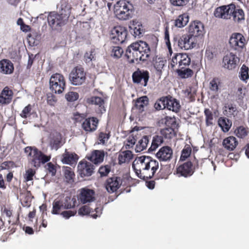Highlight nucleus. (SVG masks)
<instances>
[{"mask_svg": "<svg viewBox=\"0 0 249 249\" xmlns=\"http://www.w3.org/2000/svg\"><path fill=\"white\" fill-rule=\"evenodd\" d=\"M147 164L146 171L145 180L152 178L154 177L155 173L159 168V162L156 160L153 159L149 157Z\"/></svg>", "mask_w": 249, "mask_h": 249, "instance_id": "21", "label": "nucleus"}, {"mask_svg": "<svg viewBox=\"0 0 249 249\" xmlns=\"http://www.w3.org/2000/svg\"><path fill=\"white\" fill-rule=\"evenodd\" d=\"M165 102L167 109L176 113L179 111L181 106L179 101L177 99L168 95L165 96Z\"/></svg>", "mask_w": 249, "mask_h": 249, "instance_id": "30", "label": "nucleus"}, {"mask_svg": "<svg viewBox=\"0 0 249 249\" xmlns=\"http://www.w3.org/2000/svg\"><path fill=\"white\" fill-rule=\"evenodd\" d=\"M76 199L71 196H63L55 199L53 203L52 213L53 214H59L61 210L70 209L75 207Z\"/></svg>", "mask_w": 249, "mask_h": 249, "instance_id": "5", "label": "nucleus"}, {"mask_svg": "<svg viewBox=\"0 0 249 249\" xmlns=\"http://www.w3.org/2000/svg\"><path fill=\"white\" fill-rule=\"evenodd\" d=\"M149 142V137L143 136L139 141L136 145L135 151L136 152H141L146 149Z\"/></svg>", "mask_w": 249, "mask_h": 249, "instance_id": "38", "label": "nucleus"}, {"mask_svg": "<svg viewBox=\"0 0 249 249\" xmlns=\"http://www.w3.org/2000/svg\"><path fill=\"white\" fill-rule=\"evenodd\" d=\"M16 167L15 163L12 161H6L1 163L0 170H9Z\"/></svg>", "mask_w": 249, "mask_h": 249, "instance_id": "60", "label": "nucleus"}, {"mask_svg": "<svg viewBox=\"0 0 249 249\" xmlns=\"http://www.w3.org/2000/svg\"><path fill=\"white\" fill-rule=\"evenodd\" d=\"M78 172L81 177H89L94 173V166L86 160H81L77 166Z\"/></svg>", "mask_w": 249, "mask_h": 249, "instance_id": "15", "label": "nucleus"}, {"mask_svg": "<svg viewBox=\"0 0 249 249\" xmlns=\"http://www.w3.org/2000/svg\"><path fill=\"white\" fill-rule=\"evenodd\" d=\"M130 33L135 37L140 38L142 36L144 29L141 22L133 20L129 26Z\"/></svg>", "mask_w": 249, "mask_h": 249, "instance_id": "27", "label": "nucleus"}, {"mask_svg": "<svg viewBox=\"0 0 249 249\" xmlns=\"http://www.w3.org/2000/svg\"><path fill=\"white\" fill-rule=\"evenodd\" d=\"M225 107V114L228 117H231L236 115L237 109L235 106L231 104L226 106Z\"/></svg>", "mask_w": 249, "mask_h": 249, "instance_id": "48", "label": "nucleus"}, {"mask_svg": "<svg viewBox=\"0 0 249 249\" xmlns=\"http://www.w3.org/2000/svg\"><path fill=\"white\" fill-rule=\"evenodd\" d=\"M110 136V133H105L101 132L99 133L98 135V140L99 141V143L104 144L109 139Z\"/></svg>", "mask_w": 249, "mask_h": 249, "instance_id": "53", "label": "nucleus"}, {"mask_svg": "<svg viewBox=\"0 0 249 249\" xmlns=\"http://www.w3.org/2000/svg\"><path fill=\"white\" fill-rule=\"evenodd\" d=\"M238 142L236 139L233 136H230L225 139L223 142V145L224 147L230 151L234 150L238 145Z\"/></svg>", "mask_w": 249, "mask_h": 249, "instance_id": "35", "label": "nucleus"}, {"mask_svg": "<svg viewBox=\"0 0 249 249\" xmlns=\"http://www.w3.org/2000/svg\"><path fill=\"white\" fill-rule=\"evenodd\" d=\"M77 155L74 153H70L68 152H66L62 155V161L64 163L70 164L76 161L77 160Z\"/></svg>", "mask_w": 249, "mask_h": 249, "instance_id": "40", "label": "nucleus"}, {"mask_svg": "<svg viewBox=\"0 0 249 249\" xmlns=\"http://www.w3.org/2000/svg\"><path fill=\"white\" fill-rule=\"evenodd\" d=\"M191 152L192 149L190 145L188 144H186L181 151L180 159L183 160H185L190 156Z\"/></svg>", "mask_w": 249, "mask_h": 249, "instance_id": "50", "label": "nucleus"}, {"mask_svg": "<svg viewBox=\"0 0 249 249\" xmlns=\"http://www.w3.org/2000/svg\"><path fill=\"white\" fill-rule=\"evenodd\" d=\"M47 20L49 25L54 30H58L65 25L68 21L57 12H50L48 16Z\"/></svg>", "mask_w": 249, "mask_h": 249, "instance_id": "11", "label": "nucleus"}, {"mask_svg": "<svg viewBox=\"0 0 249 249\" xmlns=\"http://www.w3.org/2000/svg\"><path fill=\"white\" fill-rule=\"evenodd\" d=\"M189 17L187 14L184 13L178 16L175 20L174 25L178 28H182L189 22Z\"/></svg>", "mask_w": 249, "mask_h": 249, "instance_id": "36", "label": "nucleus"}, {"mask_svg": "<svg viewBox=\"0 0 249 249\" xmlns=\"http://www.w3.org/2000/svg\"><path fill=\"white\" fill-rule=\"evenodd\" d=\"M164 38H165L166 45L169 50V51L170 53H172V48H171V43H170V42L169 40V33L168 27H166L165 29Z\"/></svg>", "mask_w": 249, "mask_h": 249, "instance_id": "63", "label": "nucleus"}, {"mask_svg": "<svg viewBox=\"0 0 249 249\" xmlns=\"http://www.w3.org/2000/svg\"><path fill=\"white\" fill-rule=\"evenodd\" d=\"M132 78L134 83L146 87L149 79V72L146 70L138 69L133 73Z\"/></svg>", "mask_w": 249, "mask_h": 249, "instance_id": "12", "label": "nucleus"}, {"mask_svg": "<svg viewBox=\"0 0 249 249\" xmlns=\"http://www.w3.org/2000/svg\"><path fill=\"white\" fill-rule=\"evenodd\" d=\"M154 107L156 110H160L166 108L165 96L159 99L155 103Z\"/></svg>", "mask_w": 249, "mask_h": 249, "instance_id": "49", "label": "nucleus"}, {"mask_svg": "<svg viewBox=\"0 0 249 249\" xmlns=\"http://www.w3.org/2000/svg\"><path fill=\"white\" fill-rule=\"evenodd\" d=\"M36 174V171L32 168L28 169L26 171L24 175L25 181H29L33 179V177Z\"/></svg>", "mask_w": 249, "mask_h": 249, "instance_id": "61", "label": "nucleus"}, {"mask_svg": "<svg viewBox=\"0 0 249 249\" xmlns=\"http://www.w3.org/2000/svg\"><path fill=\"white\" fill-rule=\"evenodd\" d=\"M13 91L8 86H6L2 90L0 94V104L7 105L9 104L12 100Z\"/></svg>", "mask_w": 249, "mask_h": 249, "instance_id": "28", "label": "nucleus"}, {"mask_svg": "<svg viewBox=\"0 0 249 249\" xmlns=\"http://www.w3.org/2000/svg\"><path fill=\"white\" fill-rule=\"evenodd\" d=\"M216 18L225 19H231L237 23L245 19V14L241 9L236 8L234 4L223 5L217 7L214 11Z\"/></svg>", "mask_w": 249, "mask_h": 249, "instance_id": "2", "label": "nucleus"}, {"mask_svg": "<svg viewBox=\"0 0 249 249\" xmlns=\"http://www.w3.org/2000/svg\"><path fill=\"white\" fill-rule=\"evenodd\" d=\"M96 53L95 49H91L85 53L84 55V61L87 64H90L96 60Z\"/></svg>", "mask_w": 249, "mask_h": 249, "instance_id": "45", "label": "nucleus"}, {"mask_svg": "<svg viewBox=\"0 0 249 249\" xmlns=\"http://www.w3.org/2000/svg\"><path fill=\"white\" fill-rule=\"evenodd\" d=\"M21 204L23 207H29L31 205V198L29 194L25 195L21 199Z\"/></svg>", "mask_w": 249, "mask_h": 249, "instance_id": "62", "label": "nucleus"}, {"mask_svg": "<svg viewBox=\"0 0 249 249\" xmlns=\"http://www.w3.org/2000/svg\"><path fill=\"white\" fill-rule=\"evenodd\" d=\"M153 50L145 41H139L133 42L126 49L125 56L129 63H134L139 61L148 60Z\"/></svg>", "mask_w": 249, "mask_h": 249, "instance_id": "1", "label": "nucleus"}, {"mask_svg": "<svg viewBox=\"0 0 249 249\" xmlns=\"http://www.w3.org/2000/svg\"><path fill=\"white\" fill-rule=\"evenodd\" d=\"M240 74V78L241 80L245 81L248 79L249 78L248 67L243 65L241 68Z\"/></svg>", "mask_w": 249, "mask_h": 249, "instance_id": "55", "label": "nucleus"}, {"mask_svg": "<svg viewBox=\"0 0 249 249\" xmlns=\"http://www.w3.org/2000/svg\"><path fill=\"white\" fill-rule=\"evenodd\" d=\"M163 142V139L161 135H155L153 136L151 146L149 150L154 151Z\"/></svg>", "mask_w": 249, "mask_h": 249, "instance_id": "44", "label": "nucleus"}, {"mask_svg": "<svg viewBox=\"0 0 249 249\" xmlns=\"http://www.w3.org/2000/svg\"><path fill=\"white\" fill-rule=\"evenodd\" d=\"M87 114L86 113H79L76 112L73 114V120L75 123H81L86 119Z\"/></svg>", "mask_w": 249, "mask_h": 249, "instance_id": "54", "label": "nucleus"}, {"mask_svg": "<svg viewBox=\"0 0 249 249\" xmlns=\"http://www.w3.org/2000/svg\"><path fill=\"white\" fill-rule=\"evenodd\" d=\"M114 13L119 19L128 20L133 16V5L126 0H120L114 5Z\"/></svg>", "mask_w": 249, "mask_h": 249, "instance_id": "3", "label": "nucleus"}, {"mask_svg": "<svg viewBox=\"0 0 249 249\" xmlns=\"http://www.w3.org/2000/svg\"><path fill=\"white\" fill-rule=\"evenodd\" d=\"M13 64L8 59H2L0 61V71L4 74H9L13 72Z\"/></svg>", "mask_w": 249, "mask_h": 249, "instance_id": "33", "label": "nucleus"}, {"mask_svg": "<svg viewBox=\"0 0 249 249\" xmlns=\"http://www.w3.org/2000/svg\"><path fill=\"white\" fill-rule=\"evenodd\" d=\"M87 103L91 105H95L98 106V107L96 110L98 113L102 114L106 111V109L104 106L105 101L104 100L100 97L92 96L88 98L86 100Z\"/></svg>", "mask_w": 249, "mask_h": 249, "instance_id": "29", "label": "nucleus"}, {"mask_svg": "<svg viewBox=\"0 0 249 249\" xmlns=\"http://www.w3.org/2000/svg\"><path fill=\"white\" fill-rule=\"evenodd\" d=\"M188 33L194 38L203 36L204 33V24L198 20L191 22L188 27Z\"/></svg>", "mask_w": 249, "mask_h": 249, "instance_id": "16", "label": "nucleus"}, {"mask_svg": "<svg viewBox=\"0 0 249 249\" xmlns=\"http://www.w3.org/2000/svg\"><path fill=\"white\" fill-rule=\"evenodd\" d=\"M218 124L224 132H227L230 129L231 123L228 119L220 117L218 120Z\"/></svg>", "mask_w": 249, "mask_h": 249, "instance_id": "41", "label": "nucleus"}, {"mask_svg": "<svg viewBox=\"0 0 249 249\" xmlns=\"http://www.w3.org/2000/svg\"><path fill=\"white\" fill-rule=\"evenodd\" d=\"M239 62V58L232 53H228L223 58V67L229 70L235 69Z\"/></svg>", "mask_w": 249, "mask_h": 249, "instance_id": "17", "label": "nucleus"}, {"mask_svg": "<svg viewBox=\"0 0 249 249\" xmlns=\"http://www.w3.org/2000/svg\"><path fill=\"white\" fill-rule=\"evenodd\" d=\"M174 71H176L178 75L181 78H188L193 75V71L189 68L177 69L175 68Z\"/></svg>", "mask_w": 249, "mask_h": 249, "instance_id": "43", "label": "nucleus"}, {"mask_svg": "<svg viewBox=\"0 0 249 249\" xmlns=\"http://www.w3.org/2000/svg\"><path fill=\"white\" fill-rule=\"evenodd\" d=\"M134 131L132 132V134L129 136L127 140L124 142V145L123 147V148H124L126 150L131 149L135 145L138 137L137 135L138 131H137V134L134 135Z\"/></svg>", "mask_w": 249, "mask_h": 249, "instance_id": "39", "label": "nucleus"}, {"mask_svg": "<svg viewBox=\"0 0 249 249\" xmlns=\"http://www.w3.org/2000/svg\"><path fill=\"white\" fill-rule=\"evenodd\" d=\"M160 134L163 139H171L175 136L174 129L171 127H165L162 128L160 131Z\"/></svg>", "mask_w": 249, "mask_h": 249, "instance_id": "42", "label": "nucleus"}, {"mask_svg": "<svg viewBox=\"0 0 249 249\" xmlns=\"http://www.w3.org/2000/svg\"><path fill=\"white\" fill-rule=\"evenodd\" d=\"M235 133L238 138H244L248 134V129L243 126H240L235 129Z\"/></svg>", "mask_w": 249, "mask_h": 249, "instance_id": "51", "label": "nucleus"}, {"mask_svg": "<svg viewBox=\"0 0 249 249\" xmlns=\"http://www.w3.org/2000/svg\"><path fill=\"white\" fill-rule=\"evenodd\" d=\"M148 99L146 96H142L138 98L136 102V107L140 111L143 110L144 107L148 104Z\"/></svg>", "mask_w": 249, "mask_h": 249, "instance_id": "47", "label": "nucleus"}, {"mask_svg": "<svg viewBox=\"0 0 249 249\" xmlns=\"http://www.w3.org/2000/svg\"><path fill=\"white\" fill-rule=\"evenodd\" d=\"M205 116L206 125L212 126L213 124V115L212 111L209 108H205L204 111Z\"/></svg>", "mask_w": 249, "mask_h": 249, "instance_id": "46", "label": "nucleus"}, {"mask_svg": "<svg viewBox=\"0 0 249 249\" xmlns=\"http://www.w3.org/2000/svg\"><path fill=\"white\" fill-rule=\"evenodd\" d=\"M58 9V14L62 16L63 18L68 20L71 13V7L66 0H61L60 3L57 5Z\"/></svg>", "mask_w": 249, "mask_h": 249, "instance_id": "25", "label": "nucleus"}, {"mask_svg": "<svg viewBox=\"0 0 249 249\" xmlns=\"http://www.w3.org/2000/svg\"><path fill=\"white\" fill-rule=\"evenodd\" d=\"M32 109V106L29 104L23 108L21 113L20 114V116L22 118H27L28 117L31 116Z\"/></svg>", "mask_w": 249, "mask_h": 249, "instance_id": "59", "label": "nucleus"}, {"mask_svg": "<svg viewBox=\"0 0 249 249\" xmlns=\"http://www.w3.org/2000/svg\"><path fill=\"white\" fill-rule=\"evenodd\" d=\"M191 63V58L187 53H177L172 57L171 62V67L173 69H185L186 67L188 66Z\"/></svg>", "mask_w": 249, "mask_h": 249, "instance_id": "10", "label": "nucleus"}, {"mask_svg": "<svg viewBox=\"0 0 249 249\" xmlns=\"http://www.w3.org/2000/svg\"><path fill=\"white\" fill-rule=\"evenodd\" d=\"M46 167L52 176H54L56 172V166L52 162L47 163Z\"/></svg>", "mask_w": 249, "mask_h": 249, "instance_id": "64", "label": "nucleus"}, {"mask_svg": "<svg viewBox=\"0 0 249 249\" xmlns=\"http://www.w3.org/2000/svg\"><path fill=\"white\" fill-rule=\"evenodd\" d=\"M99 120L94 117H87L82 123L81 128L87 133L95 131L97 128Z\"/></svg>", "mask_w": 249, "mask_h": 249, "instance_id": "18", "label": "nucleus"}, {"mask_svg": "<svg viewBox=\"0 0 249 249\" xmlns=\"http://www.w3.org/2000/svg\"><path fill=\"white\" fill-rule=\"evenodd\" d=\"M30 163L35 167L38 168L41 163H45L51 159L50 156L44 154L36 147L27 146L24 149Z\"/></svg>", "mask_w": 249, "mask_h": 249, "instance_id": "4", "label": "nucleus"}, {"mask_svg": "<svg viewBox=\"0 0 249 249\" xmlns=\"http://www.w3.org/2000/svg\"><path fill=\"white\" fill-rule=\"evenodd\" d=\"M111 170V166L109 165H106L100 167L98 170L101 177H106L108 175Z\"/></svg>", "mask_w": 249, "mask_h": 249, "instance_id": "52", "label": "nucleus"}, {"mask_svg": "<svg viewBox=\"0 0 249 249\" xmlns=\"http://www.w3.org/2000/svg\"><path fill=\"white\" fill-rule=\"evenodd\" d=\"M222 86V82L220 78L214 77L210 81L209 84L210 92L213 94V98L215 96H218L221 91V88Z\"/></svg>", "mask_w": 249, "mask_h": 249, "instance_id": "24", "label": "nucleus"}, {"mask_svg": "<svg viewBox=\"0 0 249 249\" xmlns=\"http://www.w3.org/2000/svg\"><path fill=\"white\" fill-rule=\"evenodd\" d=\"M49 144L52 149L57 150L60 148L64 144L61 134L60 133L55 132L51 135Z\"/></svg>", "mask_w": 249, "mask_h": 249, "instance_id": "31", "label": "nucleus"}, {"mask_svg": "<svg viewBox=\"0 0 249 249\" xmlns=\"http://www.w3.org/2000/svg\"><path fill=\"white\" fill-rule=\"evenodd\" d=\"M122 184V179L120 177H112L107 178L105 182V187L109 193L116 192Z\"/></svg>", "mask_w": 249, "mask_h": 249, "instance_id": "19", "label": "nucleus"}, {"mask_svg": "<svg viewBox=\"0 0 249 249\" xmlns=\"http://www.w3.org/2000/svg\"><path fill=\"white\" fill-rule=\"evenodd\" d=\"M153 64L155 69L159 72V74H160L162 70L166 64V60L163 58L156 56L153 59Z\"/></svg>", "mask_w": 249, "mask_h": 249, "instance_id": "37", "label": "nucleus"}, {"mask_svg": "<svg viewBox=\"0 0 249 249\" xmlns=\"http://www.w3.org/2000/svg\"><path fill=\"white\" fill-rule=\"evenodd\" d=\"M133 158V154L132 152L129 150L124 151H121L119 152L118 160L119 164H122L126 162H128Z\"/></svg>", "mask_w": 249, "mask_h": 249, "instance_id": "34", "label": "nucleus"}, {"mask_svg": "<svg viewBox=\"0 0 249 249\" xmlns=\"http://www.w3.org/2000/svg\"><path fill=\"white\" fill-rule=\"evenodd\" d=\"M70 80L75 86H80L84 83L87 79L86 72L81 66L75 67L70 73Z\"/></svg>", "mask_w": 249, "mask_h": 249, "instance_id": "8", "label": "nucleus"}, {"mask_svg": "<svg viewBox=\"0 0 249 249\" xmlns=\"http://www.w3.org/2000/svg\"><path fill=\"white\" fill-rule=\"evenodd\" d=\"M50 89L56 94L62 93L66 87V82L64 76L60 73L53 74L50 79Z\"/></svg>", "mask_w": 249, "mask_h": 249, "instance_id": "7", "label": "nucleus"}, {"mask_svg": "<svg viewBox=\"0 0 249 249\" xmlns=\"http://www.w3.org/2000/svg\"><path fill=\"white\" fill-rule=\"evenodd\" d=\"M79 98L78 93L73 91H70L65 94V98L69 102H74Z\"/></svg>", "mask_w": 249, "mask_h": 249, "instance_id": "57", "label": "nucleus"}, {"mask_svg": "<svg viewBox=\"0 0 249 249\" xmlns=\"http://www.w3.org/2000/svg\"><path fill=\"white\" fill-rule=\"evenodd\" d=\"M127 35V30L125 27L117 26L111 30L110 37L113 43L119 44L125 41Z\"/></svg>", "mask_w": 249, "mask_h": 249, "instance_id": "9", "label": "nucleus"}, {"mask_svg": "<svg viewBox=\"0 0 249 249\" xmlns=\"http://www.w3.org/2000/svg\"><path fill=\"white\" fill-rule=\"evenodd\" d=\"M173 151L171 147L164 146L161 147L156 156L160 161H170L173 157Z\"/></svg>", "mask_w": 249, "mask_h": 249, "instance_id": "20", "label": "nucleus"}, {"mask_svg": "<svg viewBox=\"0 0 249 249\" xmlns=\"http://www.w3.org/2000/svg\"><path fill=\"white\" fill-rule=\"evenodd\" d=\"M102 207H96L94 210H91L89 206L84 205L78 210V214L80 215L90 214L93 218L100 216L102 213Z\"/></svg>", "mask_w": 249, "mask_h": 249, "instance_id": "22", "label": "nucleus"}, {"mask_svg": "<svg viewBox=\"0 0 249 249\" xmlns=\"http://www.w3.org/2000/svg\"><path fill=\"white\" fill-rule=\"evenodd\" d=\"M246 40L244 36L240 33H234L230 38L229 43L231 48L239 51L245 46Z\"/></svg>", "mask_w": 249, "mask_h": 249, "instance_id": "14", "label": "nucleus"}, {"mask_svg": "<svg viewBox=\"0 0 249 249\" xmlns=\"http://www.w3.org/2000/svg\"><path fill=\"white\" fill-rule=\"evenodd\" d=\"M65 177L68 182L73 181L75 176L74 173L71 171L70 167H67L64 172Z\"/></svg>", "mask_w": 249, "mask_h": 249, "instance_id": "58", "label": "nucleus"}, {"mask_svg": "<svg viewBox=\"0 0 249 249\" xmlns=\"http://www.w3.org/2000/svg\"><path fill=\"white\" fill-rule=\"evenodd\" d=\"M194 172L193 164L191 161H187L179 166L177 168V173L179 176L185 178L192 176Z\"/></svg>", "mask_w": 249, "mask_h": 249, "instance_id": "23", "label": "nucleus"}, {"mask_svg": "<svg viewBox=\"0 0 249 249\" xmlns=\"http://www.w3.org/2000/svg\"><path fill=\"white\" fill-rule=\"evenodd\" d=\"M149 156H142L137 157L132 163V168L137 176L145 180L146 171Z\"/></svg>", "mask_w": 249, "mask_h": 249, "instance_id": "6", "label": "nucleus"}, {"mask_svg": "<svg viewBox=\"0 0 249 249\" xmlns=\"http://www.w3.org/2000/svg\"><path fill=\"white\" fill-rule=\"evenodd\" d=\"M124 53V51L123 49L119 46H114L113 47L112 50V53L111 55L116 58H120L123 53Z\"/></svg>", "mask_w": 249, "mask_h": 249, "instance_id": "56", "label": "nucleus"}, {"mask_svg": "<svg viewBox=\"0 0 249 249\" xmlns=\"http://www.w3.org/2000/svg\"><path fill=\"white\" fill-rule=\"evenodd\" d=\"M177 43L180 49L185 50L191 49L196 46L195 38L189 33L182 35L177 38Z\"/></svg>", "mask_w": 249, "mask_h": 249, "instance_id": "13", "label": "nucleus"}, {"mask_svg": "<svg viewBox=\"0 0 249 249\" xmlns=\"http://www.w3.org/2000/svg\"><path fill=\"white\" fill-rule=\"evenodd\" d=\"M95 192L91 189L83 188L79 195V199L83 204L93 201L95 199Z\"/></svg>", "mask_w": 249, "mask_h": 249, "instance_id": "26", "label": "nucleus"}, {"mask_svg": "<svg viewBox=\"0 0 249 249\" xmlns=\"http://www.w3.org/2000/svg\"><path fill=\"white\" fill-rule=\"evenodd\" d=\"M105 153L104 151L95 150L86 158L94 164H98L102 162L104 159Z\"/></svg>", "mask_w": 249, "mask_h": 249, "instance_id": "32", "label": "nucleus"}]
</instances>
